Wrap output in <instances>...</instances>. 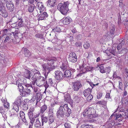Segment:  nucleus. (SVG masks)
<instances>
[{
  "mask_svg": "<svg viewBox=\"0 0 128 128\" xmlns=\"http://www.w3.org/2000/svg\"><path fill=\"white\" fill-rule=\"evenodd\" d=\"M24 53L26 56L28 57L30 56L31 53L27 49L24 48Z\"/></svg>",
  "mask_w": 128,
  "mask_h": 128,
  "instance_id": "a878e982",
  "label": "nucleus"
},
{
  "mask_svg": "<svg viewBox=\"0 0 128 128\" xmlns=\"http://www.w3.org/2000/svg\"><path fill=\"white\" fill-rule=\"evenodd\" d=\"M33 111V108H30L29 109L28 113L29 118L30 120V122L32 125H33V123L35 121V120L33 118V114L32 112Z\"/></svg>",
  "mask_w": 128,
  "mask_h": 128,
  "instance_id": "6e6552de",
  "label": "nucleus"
},
{
  "mask_svg": "<svg viewBox=\"0 0 128 128\" xmlns=\"http://www.w3.org/2000/svg\"><path fill=\"white\" fill-rule=\"evenodd\" d=\"M85 66L86 68V69L87 70V71H90L92 70L93 69V67H90L89 66H86V65Z\"/></svg>",
  "mask_w": 128,
  "mask_h": 128,
  "instance_id": "3c124183",
  "label": "nucleus"
},
{
  "mask_svg": "<svg viewBox=\"0 0 128 128\" xmlns=\"http://www.w3.org/2000/svg\"><path fill=\"white\" fill-rule=\"evenodd\" d=\"M37 5L40 11V12H42L44 9V7L42 2H38Z\"/></svg>",
  "mask_w": 128,
  "mask_h": 128,
  "instance_id": "4be33fe9",
  "label": "nucleus"
},
{
  "mask_svg": "<svg viewBox=\"0 0 128 128\" xmlns=\"http://www.w3.org/2000/svg\"><path fill=\"white\" fill-rule=\"evenodd\" d=\"M35 7L34 4H29L28 10L30 12H32L34 10Z\"/></svg>",
  "mask_w": 128,
  "mask_h": 128,
  "instance_id": "cd10ccee",
  "label": "nucleus"
},
{
  "mask_svg": "<svg viewBox=\"0 0 128 128\" xmlns=\"http://www.w3.org/2000/svg\"><path fill=\"white\" fill-rule=\"evenodd\" d=\"M19 90L20 92H22V96H26L27 95L30 94V89H29L28 88H25L24 89L23 87V88L22 89V88L19 89Z\"/></svg>",
  "mask_w": 128,
  "mask_h": 128,
  "instance_id": "1a4fd4ad",
  "label": "nucleus"
},
{
  "mask_svg": "<svg viewBox=\"0 0 128 128\" xmlns=\"http://www.w3.org/2000/svg\"><path fill=\"white\" fill-rule=\"evenodd\" d=\"M95 112H93L91 114H89V115H87L86 116V117L87 118H89L91 119L95 117V115L94 114Z\"/></svg>",
  "mask_w": 128,
  "mask_h": 128,
  "instance_id": "ea45409f",
  "label": "nucleus"
},
{
  "mask_svg": "<svg viewBox=\"0 0 128 128\" xmlns=\"http://www.w3.org/2000/svg\"><path fill=\"white\" fill-rule=\"evenodd\" d=\"M2 102L4 103L3 105L5 108H8L9 106V104L6 101L4 100H2Z\"/></svg>",
  "mask_w": 128,
  "mask_h": 128,
  "instance_id": "72a5a7b5",
  "label": "nucleus"
},
{
  "mask_svg": "<svg viewBox=\"0 0 128 128\" xmlns=\"http://www.w3.org/2000/svg\"><path fill=\"white\" fill-rule=\"evenodd\" d=\"M36 80V85L39 86L43 85L45 82V79L42 76L38 77Z\"/></svg>",
  "mask_w": 128,
  "mask_h": 128,
  "instance_id": "0eeeda50",
  "label": "nucleus"
},
{
  "mask_svg": "<svg viewBox=\"0 0 128 128\" xmlns=\"http://www.w3.org/2000/svg\"><path fill=\"white\" fill-rule=\"evenodd\" d=\"M92 89H91L90 88H89L85 89L84 90L83 92L84 96L85 97H86L88 95V94H90L92 92Z\"/></svg>",
  "mask_w": 128,
  "mask_h": 128,
  "instance_id": "412c9836",
  "label": "nucleus"
},
{
  "mask_svg": "<svg viewBox=\"0 0 128 128\" xmlns=\"http://www.w3.org/2000/svg\"><path fill=\"white\" fill-rule=\"evenodd\" d=\"M35 96L36 99V105L37 103L40 102L42 98V94H41V92H38L36 93Z\"/></svg>",
  "mask_w": 128,
  "mask_h": 128,
  "instance_id": "f3484780",
  "label": "nucleus"
},
{
  "mask_svg": "<svg viewBox=\"0 0 128 128\" xmlns=\"http://www.w3.org/2000/svg\"><path fill=\"white\" fill-rule=\"evenodd\" d=\"M72 88L74 91H78L79 88L82 86V85L79 82H76L73 83Z\"/></svg>",
  "mask_w": 128,
  "mask_h": 128,
  "instance_id": "9d476101",
  "label": "nucleus"
},
{
  "mask_svg": "<svg viewBox=\"0 0 128 128\" xmlns=\"http://www.w3.org/2000/svg\"><path fill=\"white\" fill-rule=\"evenodd\" d=\"M26 82V80L25 78H20L16 82V84L18 86V89L23 88V87L22 85L25 84Z\"/></svg>",
  "mask_w": 128,
  "mask_h": 128,
  "instance_id": "20e7f679",
  "label": "nucleus"
},
{
  "mask_svg": "<svg viewBox=\"0 0 128 128\" xmlns=\"http://www.w3.org/2000/svg\"><path fill=\"white\" fill-rule=\"evenodd\" d=\"M34 126L35 128H41V124L38 118L36 119V120L34 122Z\"/></svg>",
  "mask_w": 128,
  "mask_h": 128,
  "instance_id": "dca6fc26",
  "label": "nucleus"
},
{
  "mask_svg": "<svg viewBox=\"0 0 128 128\" xmlns=\"http://www.w3.org/2000/svg\"><path fill=\"white\" fill-rule=\"evenodd\" d=\"M60 31L61 30L59 27H56L55 28H53L52 29L51 32H60Z\"/></svg>",
  "mask_w": 128,
  "mask_h": 128,
  "instance_id": "a19ab883",
  "label": "nucleus"
},
{
  "mask_svg": "<svg viewBox=\"0 0 128 128\" xmlns=\"http://www.w3.org/2000/svg\"><path fill=\"white\" fill-rule=\"evenodd\" d=\"M115 30V26L113 25H111L110 26V32L111 34H114Z\"/></svg>",
  "mask_w": 128,
  "mask_h": 128,
  "instance_id": "2f4dec72",
  "label": "nucleus"
},
{
  "mask_svg": "<svg viewBox=\"0 0 128 128\" xmlns=\"http://www.w3.org/2000/svg\"><path fill=\"white\" fill-rule=\"evenodd\" d=\"M108 24L106 23L105 22L103 24V28H108Z\"/></svg>",
  "mask_w": 128,
  "mask_h": 128,
  "instance_id": "0e129e2a",
  "label": "nucleus"
},
{
  "mask_svg": "<svg viewBox=\"0 0 128 128\" xmlns=\"http://www.w3.org/2000/svg\"><path fill=\"white\" fill-rule=\"evenodd\" d=\"M47 60H48L47 64H44L42 65L43 68L44 70H52L54 69L53 64L56 61V59L52 58L49 59H48Z\"/></svg>",
  "mask_w": 128,
  "mask_h": 128,
  "instance_id": "f257e3e1",
  "label": "nucleus"
},
{
  "mask_svg": "<svg viewBox=\"0 0 128 128\" xmlns=\"http://www.w3.org/2000/svg\"><path fill=\"white\" fill-rule=\"evenodd\" d=\"M77 57H76L73 58H69V60L70 61L72 62H76L77 60Z\"/></svg>",
  "mask_w": 128,
  "mask_h": 128,
  "instance_id": "49530a36",
  "label": "nucleus"
},
{
  "mask_svg": "<svg viewBox=\"0 0 128 128\" xmlns=\"http://www.w3.org/2000/svg\"><path fill=\"white\" fill-rule=\"evenodd\" d=\"M56 0H49L48 3L51 7H54L56 5Z\"/></svg>",
  "mask_w": 128,
  "mask_h": 128,
  "instance_id": "c85d7f7f",
  "label": "nucleus"
},
{
  "mask_svg": "<svg viewBox=\"0 0 128 128\" xmlns=\"http://www.w3.org/2000/svg\"><path fill=\"white\" fill-rule=\"evenodd\" d=\"M104 64H101L100 65H98L96 68L98 70H100V72L102 73H104L106 72L105 70H104V67L103 66Z\"/></svg>",
  "mask_w": 128,
  "mask_h": 128,
  "instance_id": "6ab92c4d",
  "label": "nucleus"
},
{
  "mask_svg": "<svg viewBox=\"0 0 128 128\" xmlns=\"http://www.w3.org/2000/svg\"><path fill=\"white\" fill-rule=\"evenodd\" d=\"M18 25L19 26L21 27L23 26H24V21L21 18H18Z\"/></svg>",
  "mask_w": 128,
  "mask_h": 128,
  "instance_id": "393cba45",
  "label": "nucleus"
},
{
  "mask_svg": "<svg viewBox=\"0 0 128 128\" xmlns=\"http://www.w3.org/2000/svg\"><path fill=\"white\" fill-rule=\"evenodd\" d=\"M32 72L30 71L27 70L25 72L24 74L25 77L26 78H29L30 76L31 75Z\"/></svg>",
  "mask_w": 128,
  "mask_h": 128,
  "instance_id": "7c9ffc66",
  "label": "nucleus"
},
{
  "mask_svg": "<svg viewBox=\"0 0 128 128\" xmlns=\"http://www.w3.org/2000/svg\"><path fill=\"white\" fill-rule=\"evenodd\" d=\"M48 80L49 84H50L51 86H54V83L52 78H50Z\"/></svg>",
  "mask_w": 128,
  "mask_h": 128,
  "instance_id": "e2e57ef3",
  "label": "nucleus"
},
{
  "mask_svg": "<svg viewBox=\"0 0 128 128\" xmlns=\"http://www.w3.org/2000/svg\"><path fill=\"white\" fill-rule=\"evenodd\" d=\"M40 14L38 16L39 19V20H42L46 19V18H47L48 16V14L46 12H40Z\"/></svg>",
  "mask_w": 128,
  "mask_h": 128,
  "instance_id": "4468645a",
  "label": "nucleus"
},
{
  "mask_svg": "<svg viewBox=\"0 0 128 128\" xmlns=\"http://www.w3.org/2000/svg\"><path fill=\"white\" fill-rule=\"evenodd\" d=\"M22 102V97L21 96H18L14 102V106L12 109L15 110L16 112H18L19 109V107L20 106Z\"/></svg>",
  "mask_w": 128,
  "mask_h": 128,
  "instance_id": "f03ea898",
  "label": "nucleus"
},
{
  "mask_svg": "<svg viewBox=\"0 0 128 128\" xmlns=\"http://www.w3.org/2000/svg\"><path fill=\"white\" fill-rule=\"evenodd\" d=\"M66 107V108L64 109L66 112L65 115L67 116H68L70 114H71V110L68 107V106L67 104H64V107Z\"/></svg>",
  "mask_w": 128,
  "mask_h": 128,
  "instance_id": "a211bd4d",
  "label": "nucleus"
},
{
  "mask_svg": "<svg viewBox=\"0 0 128 128\" xmlns=\"http://www.w3.org/2000/svg\"><path fill=\"white\" fill-rule=\"evenodd\" d=\"M66 94H64L66 95L64 96V100L66 102H68L70 104H71L73 103L72 100L71 99L70 96L69 94L67 93H65Z\"/></svg>",
  "mask_w": 128,
  "mask_h": 128,
  "instance_id": "ddd939ff",
  "label": "nucleus"
},
{
  "mask_svg": "<svg viewBox=\"0 0 128 128\" xmlns=\"http://www.w3.org/2000/svg\"><path fill=\"white\" fill-rule=\"evenodd\" d=\"M20 116L21 118H24L25 114L23 111H21L20 113Z\"/></svg>",
  "mask_w": 128,
  "mask_h": 128,
  "instance_id": "603ef678",
  "label": "nucleus"
},
{
  "mask_svg": "<svg viewBox=\"0 0 128 128\" xmlns=\"http://www.w3.org/2000/svg\"><path fill=\"white\" fill-rule=\"evenodd\" d=\"M35 36L37 38L42 39L43 37V35L40 34H35Z\"/></svg>",
  "mask_w": 128,
  "mask_h": 128,
  "instance_id": "37998d69",
  "label": "nucleus"
},
{
  "mask_svg": "<svg viewBox=\"0 0 128 128\" xmlns=\"http://www.w3.org/2000/svg\"><path fill=\"white\" fill-rule=\"evenodd\" d=\"M122 46L121 45V44H119L117 46V50L120 52L122 50Z\"/></svg>",
  "mask_w": 128,
  "mask_h": 128,
  "instance_id": "13d9d810",
  "label": "nucleus"
},
{
  "mask_svg": "<svg viewBox=\"0 0 128 128\" xmlns=\"http://www.w3.org/2000/svg\"><path fill=\"white\" fill-rule=\"evenodd\" d=\"M102 93H99L98 94L97 96V98L98 99H99L102 96Z\"/></svg>",
  "mask_w": 128,
  "mask_h": 128,
  "instance_id": "774afa93",
  "label": "nucleus"
},
{
  "mask_svg": "<svg viewBox=\"0 0 128 128\" xmlns=\"http://www.w3.org/2000/svg\"><path fill=\"white\" fill-rule=\"evenodd\" d=\"M116 48H115L112 47L109 49V51L110 53L115 56L116 55Z\"/></svg>",
  "mask_w": 128,
  "mask_h": 128,
  "instance_id": "bb28decb",
  "label": "nucleus"
},
{
  "mask_svg": "<svg viewBox=\"0 0 128 128\" xmlns=\"http://www.w3.org/2000/svg\"><path fill=\"white\" fill-rule=\"evenodd\" d=\"M69 4V2L68 1L64 2V15L67 13L69 10L68 6Z\"/></svg>",
  "mask_w": 128,
  "mask_h": 128,
  "instance_id": "b1692460",
  "label": "nucleus"
},
{
  "mask_svg": "<svg viewBox=\"0 0 128 128\" xmlns=\"http://www.w3.org/2000/svg\"><path fill=\"white\" fill-rule=\"evenodd\" d=\"M4 3L0 0V13L1 16L4 18H6L8 16V13L4 6Z\"/></svg>",
  "mask_w": 128,
  "mask_h": 128,
  "instance_id": "7ed1b4c3",
  "label": "nucleus"
},
{
  "mask_svg": "<svg viewBox=\"0 0 128 128\" xmlns=\"http://www.w3.org/2000/svg\"><path fill=\"white\" fill-rule=\"evenodd\" d=\"M77 57L76 54L74 52H72L70 54L69 59Z\"/></svg>",
  "mask_w": 128,
  "mask_h": 128,
  "instance_id": "79ce46f5",
  "label": "nucleus"
},
{
  "mask_svg": "<svg viewBox=\"0 0 128 128\" xmlns=\"http://www.w3.org/2000/svg\"><path fill=\"white\" fill-rule=\"evenodd\" d=\"M36 72H35L34 73V76L37 79L38 78L41 76H40V72L38 71L37 70H36Z\"/></svg>",
  "mask_w": 128,
  "mask_h": 128,
  "instance_id": "58836bf2",
  "label": "nucleus"
},
{
  "mask_svg": "<svg viewBox=\"0 0 128 128\" xmlns=\"http://www.w3.org/2000/svg\"><path fill=\"white\" fill-rule=\"evenodd\" d=\"M85 64H84L82 65L80 73L79 74V76H82L83 74L85 73L87 71V70L85 68Z\"/></svg>",
  "mask_w": 128,
  "mask_h": 128,
  "instance_id": "5701e85b",
  "label": "nucleus"
},
{
  "mask_svg": "<svg viewBox=\"0 0 128 128\" xmlns=\"http://www.w3.org/2000/svg\"><path fill=\"white\" fill-rule=\"evenodd\" d=\"M55 78L58 80H61L63 79V74L62 72L60 71L57 70L55 72Z\"/></svg>",
  "mask_w": 128,
  "mask_h": 128,
  "instance_id": "423d86ee",
  "label": "nucleus"
},
{
  "mask_svg": "<svg viewBox=\"0 0 128 128\" xmlns=\"http://www.w3.org/2000/svg\"><path fill=\"white\" fill-rule=\"evenodd\" d=\"M90 45L89 43L86 42L83 45L84 48L86 49L90 47Z\"/></svg>",
  "mask_w": 128,
  "mask_h": 128,
  "instance_id": "a18cd8bd",
  "label": "nucleus"
},
{
  "mask_svg": "<svg viewBox=\"0 0 128 128\" xmlns=\"http://www.w3.org/2000/svg\"><path fill=\"white\" fill-rule=\"evenodd\" d=\"M65 128H71L70 124L67 123H66L64 124Z\"/></svg>",
  "mask_w": 128,
  "mask_h": 128,
  "instance_id": "4d7b16f0",
  "label": "nucleus"
},
{
  "mask_svg": "<svg viewBox=\"0 0 128 128\" xmlns=\"http://www.w3.org/2000/svg\"><path fill=\"white\" fill-rule=\"evenodd\" d=\"M23 107L24 110H27L28 108V105L26 104H24L23 105Z\"/></svg>",
  "mask_w": 128,
  "mask_h": 128,
  "instance_id": "052dcab7",
  "label": "nucleus"
},
{
  "mask_svg": "<svg viewBox=\"0 0 128 128\" xmlns=\"http://www.w3.org/2000/svg\"><path fill=\"white\" fill-rule=\"evenodd\" d=\"M6 4V6L10 12H12L13 11L14 8V5L12 2L11 1V0H10L9 2H8Z\"/></svg>",
  "mask_w": 128,
  "mask_h": 128,
  "instance_id": "f8f14e48",
  "label": "nucleus"
},
{
  "mask_svg": "<svg viewBox=\"0 0 128 128\" xmlns=\"http://www.w3.org/2000/svg\"><path fill=\"white\" fill-rule=\"evenodd\" d=\"M34 75L33 74L32 72L31 73V75L29 77V78H28L29 79H31L32 80H34L36 79V78L35 77H34Z\"/></svg>",
  "mask_w": 128,
  "mask_h": 128,
  "instance_id": "864d4df0",
  "label": "nucleus"
},
{
  "mask_svg": "<svg viewBox=\"0 0 128 128\" xmlns=\"http://www.w3.org/2000/svg\"><path fill=\"white\" fill-rule=\"evenodd\" d=\"M10 38L9 37V36H6L5 40H4V43H6L8 42Z\"/></svg>",
  "mask_w": 128,
  "mask_h": 128,
  "instance_id": "680f3d73",
  "label": "nucleus"
},
{
  "mask_svg": "<svg viewBox=\"0 0 128 128\" xmlns=\"http://www.w3.org/2000/svg\"><path fill=\"white\" fill-rule=\"evenodd\" d=\"M95 110L94 109L91 107L89 108H87L84 110L83 113V114L84 117L87 115L90 114L93 112L95 111Z\"/></svg>",
  "mask_w": 128,
  "mask_h": 128,
  "instance_id": "9b49d317",
  "label": "nucleus"
},
{
  "mask_svg": "<svg viewBox=\"0 0 128 128\" xmlns=\"http://www.w3.org/2000/svg\"><path fill=\"white\" fill-rule=\"evenodd\" d=\"M19 32L18 30H15L14 32H12V33L9 34V36L11 35L12 33L14 38H16L18 36V34Z\"/></svg>",
  "mask_w": 128,
  "mask_h": 128,
  "instance_id": "e433bc0d",
  "label": "nucleus"
},
{
  "mask_svg": "<svg viewBox=\"0 0 128 128\" xmlns=\"http://www.w3.org/2000/svg\"><path fill=\"white\" fill-rule=\"evenodd\" d=\"M42 122V125L43 126L44 124V123L45 122L46 123L48 121V118L47 116H44L42 115L41 117Z\"/></svg>",
  "mask_w": 128,
  "mask_h": 128,
  "instance_id": "c756f323",
  "label": "nucleus"
},
{
  "mask_svg": "<svg viewBox=\"0 0 128 128\" xmlns=\"http://www.w3.org/2000/svg\"><path fill=\"white\" fill-rule=\"evenodd\" d=\"M71 20V19L69 17H68L65 18L64 19V22H65V24H69Z\"/></svg>",
  "mask_w": 128,
  "mask_h": 128,
  "instance_id": "f704fd0d",
  "label": "nucleus"
},
{
  "mask_svg": "<svg viewBox=\"0 0 128 128\" xmlns=\"http://www.w3.org/2000/svg\"><path fill=\"white\" fill-rule=\"evenodd\" d=\"M106 72L107 73V74H109L110 71V66L108 67H106L105 68V70Z\"/></svg>",
  "mask_w": 128,
  "mask_h": 128,
  "instance_id": "09e8293b",
  "label": "nucleus"
},
{
  "mask_svg": "<svg viewBox=\"0 0 128 128\" xmlns=\"http://www.w3.org/2000/svg\"><path fill=\"white\" fill-rule=\"evenodd\" d=\"M57 9L63 14L64 15V2L60 3L58 5Z\"/></svg>",
  "mask_w": 128,
  "mask_h": 128,
  "instance_id": "2eb2a0df",
  "label": "nucleus"
},
{
  "mask_svg": "<svg viewBox=\"0 0 128 128\" xmlns=\"http://www.w3.org/2000/svg\"><path fill=\"white\" fill-rule=\"evenodd\" d=\"M98 103L100 104L105 106L106 104V102L105 101L103 100L102 101H99L98 102Z\"/></svg>",
  "mask_w": 128,
  "mask_h": 128,
  "instance_id": "de8ad7c7",
  "label": "nucleus"
},
{
  "mask_svg": "<svg viewBox=\"0 0 128 128\" xmlns=\"http://www.w3.org/2000/svg\"><path fill=\"white\" fill-rule=\"evenodd\" d=\"M71 73L70 70H66L64 71V80H66L67 78H69L71 76Z\"/></svg>",
  "mask_w": 128,
  "mask_h": 128,
  "instance_id": "aec40b11",
  "label": "nucleus"
},
{
  "mask_svg": "<svg viewBox=\"0 0 128 128\" xmlns=\"http://www.w3.org/2000/svg\"><path fill=\"white\" fill-rule=\"evenodd\" d=\"M47 108V106L46 104H44L41 108L40 112L43 114L46 110Z\"/></svg>",
  "mask_w": 128,
  "mask_h": 128,
  "instance_id": "c9c22d12",
  "label": "nucleus"
},
{
  "mask_svg": "<svg viewBox=\"0 0 128 128\" xmlns=\"http://www.w3.org/2000/svg\"><path fill=\"white\" fill-rule=\"evenodd\" d=\"M64 105L62 104L59 108V109L57 112L56 114L58 118L60 119H62L64 116Z\"/></svg>",
  "mask_w": 128,
  "mask_h": 128,
  "instance_id": "39448f33",
  "label": "nucleus"
},
{
  "mask_svg": "<svg viewBox=\"0 0 128 128\" xmlns=\"http://www.w3.org/2000/svg\"><path fill=\"white\" fill-rule=\"evenodd\" d=\"M39 114H34L33 116V118H34V119L35 120V121L36 120V118H37L39 116Z\"/></svg>",
  "mask_w": 128,
  "mask_h": 128,
  "instance_id": "69168bd1",
  "label": "nucleus"
},
{
  "mask_svg": "<svg viewBox=\"0 0 128 128\" xmlns=\"http://www.w3.org/2000/svg\"><path fill=\"white\" fill-rule=\"evenodd\" d=\"M76 102V103H78L79 102L80 98L78 96H75L74 98Z\"/></svg>",
  "mask_w": 128,
  "mask_h": 128,
  "instance_id": "bf43d9fd",
  "label": "nucleus"
},
{
  "mask_svg": "<svg viewBox=\"0 0 128 128\" xmlns=\"http://www.w3.org/2000/svg\"><path fill=\"white\" fill-rule=\"evenodd\" d=\"M87 82L90 85V86L92 87V89L93 88V87L97 85L98 84V83L97 84H94L92 82H90L89 81H87Z\"/></svg>",
  "mask_w": 128,
  "mask_h": 128,
  "instance_id": "8fccbe9b",
  "label": "nucleus"
},
{
  "mask_svg": "<svg viewBox=\"0 0 128 128\" xmlns=\"http://www.w3.org/2000/svg\"><path fill=\"white\" fill-rule=\"evenodd\" d=\"M55 119L54 117H49L48 123L49 124H52Z\"/></svg>",
  "mask_w": 128,
  "mask_h": 128,
  "instance_id": "c03bdc74",
  "label": "nucleus"
},
{
  "mask_svg": "<svg viewBox=\"0 0 128 128\" xmlns=\"http://www.w3.org/2000/svg\"><path fill=\"white\" fill-rule=\"evenodd\" d=\"M53 108H51V109H50L49 111V116L48 117H54L53 116Z\"/></svg>",
  "mask_w": 128,
  "mask_h": 128,
  "instance_id": "4c0bfd02",
  "label": "nucleus"
},
{
  "mask_svg": "<svg viewBox=\"0 0 128 128\" xmlns=\"http://www.w3.org/2000/svg\"><path fill=\"white\" fill-rule=\"evenodd\" d=\"M77 39L78 40H80L82 39V36L81 34H79L77 36Z\"/></svg>",
  "mask_w": 128,
  "mask_h": 128,
  "instance_id": "338daca9",
  "label": "nucleus"
},
{
  "mask_svg": "<svg viewBox=\"0 0 128 128\" xmlns=\"http://www.w3.org/2000/svg\"><path fill=\"white\" fill-rule=\"evenodd\" d=\"M93 96L92 94H90L87 98V100L88 101H90L93 98Z\"/></svg>",
  "mask_w": 128,
  "mask_h": 128,
  "instance_id": "5fc2aeb1",
  "label": "nucleus"
},
{
  "mask_svg": "<svg viewBox=\"0 0 128 128\" xmlns=\"http://www.w3.org/2000/svg\"><path fill=\"white\" fill-rule=\"evenodd\" d=\"M69 67L67 61L66 60L64 62V70H65V68L66 69L68 68Z\"/></svg>",
  "mask_w": 128,
  "mask_h": 128,
  "instance_id": "6e6d98bb",
  "label": "nucleus"
},
{
  "mask_svg": "<svg viewBox=\"0 0 128 128\" xmlns=\"http://www.w3.org/2000/svg\"><path fill=\"white\" fill-rule=\"evenodd\" d=\"M75 44L76 46L78 47V48H79L80 49L82 48V42H77Z\"/></svg>",
  "mask_w": 128,
  "mask_h": 128,
  "instance_id": "473e14b6",
  "label": "nucleus"
}]
</instances>
